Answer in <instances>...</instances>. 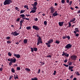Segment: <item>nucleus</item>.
Segmentation results:
<instances>
[{
  "mask_svg": "<svg viewBox=\"0 0 80 80\" xmlns=\"http://www.w3.org/2000/svg\"><path fill=\"white\" fill-rule=\"evenodd\" d=\"M25 71L28 72H30V69H28V68H25Z\"/></svg>",
  "mask_w": 80,
  "mask_h": 80,
  "instance_id": "nucleus-23",
  "label": "nucleus"
},
{
  "mask_svg": "<svg viewBox=\"0 0 80 80\" xmlns=\"http://www.w3.org/2000/svg\"><path fill=\"white\" fill-rule=\"evenodd\" d=\"M13 55L18 58H19L20 57V55L19 54H15V53H14V55Z\"/></svg>",
  "mask_w": 80,
  "mask_h": 80,
  "instance_id": "nucleus-12",
  "label": "nucleus"
},
{
  "mask_svg": "<svg viewBox=\"0 0 80 80\" xmlns=\"http://www.w3.org/2000/svg\"><path fill=\"white\" fill-rule=\"evenodd\" d=\"M75 36H76V37L78 36V34L77 33V34H76Z\"/></svg>",
  "mask_w": 80,
  "mask_h": 80,
  "instance_id": "nucleus-56",
  "label": "nucleus"
},
{
  "mask_svg": "<svg viewBox=\"0 0 80 80\" xmlns=\"http://www.w3.org/2000/svg\"><path fill=\"white\" fill-rule=\"evenodd\" d=\"M30 28H31V27H27L26 28L28 30H30Z\"/></svg>",
  "mask_w": 80,
  "mask_h": 80,
  "instance_id": "nucleus-30",
  "label": "nucleus"
},
{
  "mask_svg": "<svg viewBox=\"0 0 80 80\" xmlns=\"http://www.w3.org/2000/svg\"><path fill=\"white\" fill-rule=\"evenodd\" d=\"M38 4V3L37 2H35L34 3V5L35 7H36V6H37V5Z\"/></svg>",
  "mask_w": 80,
  "mask_h": 80,
  "instance_id": "nucleus-35",
  "label": "nucleus"
},
{
  "mask_svg": "<svg viewBox=\"0 0 80 80\" xmlns=\"http://www.w3.org/2000/svg\"><path fill=\"white\" fill-rule=\"evenodd\" d=\"M63 65L64 66H65L66 67H69V65H66L63 64Z\"/></svg>",
  "mask_w": 80,
  "mask_h": 80,
  "instance_id": "nucleus-38",
  "label": "nucleus"
},
{
  "mask_svg": "<svg viewBox=\"0 0 80 80\" xmlns=\"http://www.w3.org/2000/svg\"><path fill=\"white\" fill-rule=\"evenodd\" d=\"M25 10H22L20 12V13H24V12H25Z\"/></svg>",
  "mask_w": 80,
  "mask_h": 80,
  "instance_id": "nucleus-34",
  "label": "nucleus"
},
{
  "mask_svg": "<svg viewBox=\"0 0 80 80\" xmlns=\"http://www.w3.org/2000/svg\"><path fill=\"white\" fill-rule=\"evenodd\" d=\"M33 49L34 50L35 52H37V48H33Z\"/></svg>",
  "mask_w": 80,
  "mask_h": 80,
  "instance_id": "nucleus-29",
  "label": "nucleus"
},
{
  "mask_svg": "<svg viewBox=\"0 0 80 80\" xmlns=\"http://www.w3.org/2000/svg\"><path fill=\"white\" fill-rule=\"evenodd\" d=\"M20 18H21L20 17V18H18L17 19V20H20Z\"/></svg>",
  "mask_w": 80,
  "mask_h": 80,
  "instance_id": "nucleus-59",
  "label": "nucleus"
},
{
  "mask_svg": "<svg viewBox=\"0 0 80 80\" xmlns=\"http://www.w3.org/2000/svg\"><path fill=\"white\" fill-rule=\"evenodd\" d=\"M73 78V75H71L70 76V78Z\"/></svg>",
  "mask_w": 80,
  "mask_h": 80,
  "instance_id": "nucleus-58",
  "label": "nucleus"
},
{
  "mask_svg": "<svg viewBox=\"0 0 80 80\" xmlns=\"http://www.w3.org/2000/svg\"><path fill=\"white\" fill-rule=\"evenodd\" d=\"M72 62H69V64H68V65H69V66H70V65H72Z\"/></svg>",
  "mask_w": 80,
  "mask_h": 80,
  "instance_id": "nucleus-46",
  "label": "nucleus"
},
{
  "mask_svg": "<svg viewBox=\"0 0 80 80\" xmlns=\"http://www.w3.org/2000/svg\"><path fill=\"white\" fill-rule=\"evenodd\" d=\"M13 78V76L12 75L11 76H10V78H9V80H11V78Z\"/></svg>",
  "mask_w": 80,
  "mask_h": 80,
  "instance_id": "nucleus-40",
  "label": "nucleus"
},
{
  "mask_svg": "<svg viewBox=\"0 0 80 80\" xmlns=\"http://www.w3.org/2000/svg\"><path fill=\"white\" fill-rule=\"evenodd\" d=\"M2 70H3V68H0V71H2Z\"/></svg>",
  "mask_w": 80,
  "mask_h": 80,
  "instance_id": "nucleus-51",
  "label": "nucleus"
},
{
  "mask_svg": "<svg viewBox=\"0 0 80 80\" xmlns=\"http://www.w3.org/2000/svg\"><path fill=\"white\" fill-rule=\"evenodd\" d=\"M12 2V1L11 0H5L3 2V4L4 5H10Z\"/></svg>",
  "mask_w": 80,
  "mask_h": 80,
  "instance_id": "nucleus-4",
  "label": "nucleus"
},
{
  "mask_svg": "<svg viewBox=\"0 0 80 80\" xmlns=\"http://www.w3.org/2000/svg\"><path fill=\"white\" fill-rule=\"evenodd\" d=\"M68 61V60L67 59L64 60V63H66Z\"/></svg>",
  "mask_w": 80,
  "mask_h": 80,
  "instance_id": "nucleus-48",
  "label": "nucleus"
},
{
  "mask_svg": "<svg viewBox=\"0 0 80 80\" xmlns=\"http://www.w3.org/2000/svg\"><path fill=\"white\" fill-rule=\"evenodd\" d=\"M31 52H33L34 50L33 49V48H31Z\"/></svg>",
  "mask_w": 80,
  "mask_h": 80,
  "instance_id": "nucleus-44",
  "label": "nucleus"
},
{
  "mask_svg": "<svg viewBox=\"0 0 80 80\" xmlns=\"http://www.w3.org/2000/svg\"><path fill=\"white\" fill-rule=\"evenodd\" d=\"M76 32H77V31H74L73 32V33H75V34H76Z\"/></svg>",
  "mask_w": 80,
  "mask_h": 80,
  "instance_id": "nucleus-61",
  "label": "nucleus"
},
{
  "mask_svg": "<svg viewBox=\"0 0 80 80\" xmlns=\"http://www.w3.org/2000/svg\"><path fill=\"white\" fill-rule=\"evenodd\" d=\"M25 16H26L27 17H29L30 16V15L29 14H26Z\"/></svg>",
  "mask_w": 80,
  "mask_h": 80,
  "instance_id": "nucleus-50",
  "label": "nucleus"
},
{
  "mask_svg": "<svg viewBox=\"0 0 80 80\" xmlns=\"http://www.w3.org/2000/svg\"><path fill=\"white\" fill-rule=\"evenodd\" d=\"M15 9L16 10H17V11H19V10H18V8L17 7L15 8Z\"/></svg>",
  "mask_w": 80,
  "mask_h": 80,
  "instance_id": "nucleus-45",
  "label": "nucleus"
},
{
  "mask_svg": "<svg viewBox=\"0 0 80 80\" xmlns=\"http://www.w3.org/2000/svg\"><path fill=\"white\" fill-rule=\"evenodd\" d=\"M53 42V40L52 39H50L48 41V42H47L45 43L46 45H47V47L48 48L50 47V44L52 43Z\"/></svg>",
  "mask_w": 80,
  "mask_h": 80,
  "instance_id": "nucleus-3",
  "label": "nucleus"
},
{
  "mask_svg": "<svg viewBox=\"0 0 80 80\" xmlns=\"http://www.w3.org/2000/svg\"><path fill=\"white\" fill-rule=\"evenodd\" d=\"M60 42L59 41H56L55 42V43H57V44H59V43Z\"/></svg>",
  "mask_w": 80,
  "mask_h": 80,
  "instance_id": "nucleus-32",
  "label": "nucleus"
},
{
  "mask_svg": "<svg viewBox=\"0 0 80 80\" xmlns=\"http://www.w3.org/2000/svg\"><path fill=\"white\" fill-rule=\"evenodd\" d=\"M77 13H78V14H79V13H80V10L77 12Z\"/></svg>",
  "mask_w": 80,
  "mask_h": 80,
  "instance_id": "nucleus-52",
  "label": "nucleus"
},
{
  "mask_svg": "<svg viewBox=\"0 0 80 80\" xmlns=\"http://www.w3.org/2000/svg\"><path fill=\"white\" fill-rule=\"evenodd\" d=\"M59 26L60 27H62L63 26V22H59Z\"/></svg>",
  "mask_w": 80,
  "mask_h": 80,
  "instance_id": "nucleus-15",
  "label": "nucleus"
},
{
  "mask_svg": "<svg viewBox=\"0 0 80 80\" xmlns=\"http://www.w3.org/2000/svg\"><path fill=\"white\" fill-rule=\"evenodd\" d=\"M50 13H53L55 12V9L52 6L50 8Z\"/></svg>",
  "mask_w": 80,
  "mask_h": 80,
  "instance_id": "nucleus-7",
  "label": "nucleus"
},
{
  "mask_svg": "<svg viewBox=\"0 0 80 80\" xmlns=\"http://www.w3.org/2000/svg\"><path fill=\"white\" fill-rule=\"evenodd\" d=\"M75 74L78 76L80 75L78 71L75 72Z\"/></svg>",
  "mask_w": 80,
  "mask_h": 80,
  "instance_id": "nucleus-19",
  "label": "nucleus"
},
{
  "mask_svg": "<svg viewBox=\"0 0 80 80\" xmlns=\"http://www.w3.org/2000/svg\"><path fill=\"white\" fill-rule=\"evenodd\" d=\"M67 2L68 3L69 2V0H66Z\"/></svg>",
  "mask_w": 80,
  "mask_h": 80,
  "instance_id": "nucleus-55",
  "label": "nucleus"
},
{
  "mask_svg": "<svg viewBox=\"0 0 80 80\" xmlns=\"http://www.w3.org/2000/svg\"><path fill=\"white\" fill-rule=\"evenodd\" d=\"M36 36L37 37H38V43H37V46H38L40 45V44L42 43V39L41 38L40 36H39V34L37 33L36 34Z\"/></svg>",
  "mask_w": 80,
  "mask_h": 80,
  "instance_id": "nucleus-1",
  "label": "nucleus"
},
{
  "mask_svg": "<svg viewBox=\"0 0 80 80\" xmlns=\"http://www.w3.org/2000/svg\"><path fill=\"white\" fill-rule=\"evenodd\" d=\"M14 80H16L17 79H19V78H18V75H14Z\"/></svg>",
  "mask_w": 80,
  "mask_h": 80,
  "instance_id": "nucleus-14",
  "label": "nucleus"
},
{
  "mask_svg": "<svg viewBox=\"0 0 80 80\" xmlns=\"http://www.w3.org/2000/svg\"><path fill=\"white\" fill-rule=\"evenodd\" d=\"M46 57L47 58H51V56L50 55H49L47 56Z\"/></svg>",
  "mask_w": 80,
  "mask_h": 80,
  "instance_id": "nucleus-47",
  "label": "nucleus"
},
{
  "mask_svg": "<svg viewBox=\"0 0 80 80\" xmlns=\"http://www.w3.org/2000/svg\"><path fill=\"white\" fill-rule=\"evenodd\" d=\"M40 69H39V70H38V74L39 73H40Z\"/></svg>",
  "mask_w": 80,
  "mask_h": 80,
  "instance_id": "nucleus-49",
  "label": "nucleus"
},
{
  "mask_svg": "<svg viewBox=\"0 0 80 80\" xmlns=\"http://www.w3.org/2000/svg\"><path fill=\"white\" fill-rule=\"evenodd\" d=\"M73 68V66H69V70L72 69Z\"/></svg>",
  "mask_w": 80,
  "mask_h": 80,
  "instance_id": "nucleus-28",
  "label": "nucleus"
},
{
  "mask_svg": "<svg viewBox=\"0 0 80 80\" xmlns=\"http://www.w3.org/2000/svg\"><path fill=\"white\" fill-rule=\"evenodd\" d=\"M31 80H38L37 78L34 77V78H31Z\"/></svg>",
  "mask_w": 80,
  "mask_h": 80,
  "instance_id": "nucleus-21",
  "label": "nucleus"
},
{
  "mask_svg": "<svg viewBox=\"0 0 80 80\" xmlns=\"http://www.w3.org/2000/svg\"><path fill=\"white\" fill-rule=\"evenodd\" d=\"M73 80H76V78H73Z\"/></svg>",
  "mask_w": 80,
  "mask_h": 80,
  "instance_id": "nucleus-64",
  "label": "nucleus"
},
{
  "mask_svg": "<svg viewBox=\"0 0 80 80\" xmlns=\"http://www.w3.org/2000/svg\"><path fill=\"white\" fill-rule=\"evenodd\" d=\"M68 25L69 26H68V27L69 28L71 27V23H70V22H69Z\"/></svg>",
  "mask_w": 80,
  "mask_h": 80,
  "instance_id": "nucleus-37",
  "label": "nucleus"
},
{
  "mask_svg": "<svg viewBox=\"0 0 80 80\" xmlns=\"http://www.w3.org/2000/svg\"><path fill=\"white\" fill-rule=\"evenodd\" d=\"M67 36H62V39H66V38H67Z\"/></svg>",
  "mask_w": 80,
  "mask_h": 80,
  "instance_id": "nucleus-31",
  "label": "nucleus"
},
{
  "mask_svg": "<svg viewBox=\"0 0 80 80\" xmlns=\"http://www.w3.org/2000/svg\"><path fill=\"white\" fill-rule=\"evenodd\" d=\"M11 72H12V73H14L15 72L14 69H13V68H11Z\"/></svg>",
  "mask_w": 80,
  "mask_h": 80,
  "instance_id": "nucleus-27",
  "label": "nucleus"
},
{
  "mask_svg": "<svg viewBox=\"0 0 80 80\" xmlns=\"http://www.w3.org/2000/svg\"><path fill=\"white\" fill-rule=\"evenodd\" d=\"M62 56H65V57H69V54H67V53H66V52H62Z\"/></svg>",
  "mask_w": 80,
  "mask_h": 80,
  "instance_id": "nucleus-9",
  "label": "nucleus"
},
{
  "mask_svg": "<svg viewBox=\"0 0 80 80\" xmlns=\"http://www.w3.org/2000/svg\"><path fill=\"white\" fill-rule=\"evenodd\" d=\"M11 34V35H13L14 36H17L18 35H19V33L17 32L16 31L12 32Z\"/></svg>",
  "mask_w": 80,
  "mask_h": 80,
  "instance_id": "nucleus-8",
  "label": "nucleus"
},
{
  "mask_svg": "<svg viewBox=\"0 0 80 80\" xmlns=\"http://www.w3.org/2000/svg\"><path fill=\"white\" fill-rule=\"evenodd\" d=\"M23 43H24L25 44H27V39H24L23 40Z\"/></svg>",
  "mask_w": 80,
  "mask_h": 80,
  "instance_id": "nucleus-17",
  "label": "nucleus"
},
{
  "mask_svg": "<svg viewBox=\"0 0 80 80\" xmlns=\"http://www.w3.org/2000/svg\"><path fill=\"white\" fill-rule=\"evenodd\" d=\"M28 6H26V5H24V8H27Z\"/></svg>",
  "mask_w": 80,
  "mask_h": 80,
  "instance_id": "nucleus-57",
  "label": "nucleus"
},
{
  "mask_svg": "<svg viewBox=\"0 0 80 80\" xmlns=\"http://www.w3.org/2000/svg\"><path fill=\"white\" fill-rule=\"evenodd\" d=\"M75 8H78V9H79V8H78V6H76V7H75Z\"/></svg>",
  "mask_w": 80,
  "mask_h": 80,
  "instance_id": "nucleus-62",
  "label": "nucleus"
},
{
  "mask_svg": "<svg viewBox=\"0 0 80 80\" xmlns=\"http://www.w3.org/2000/svg\"><path fill=\"white\" fill-rule=\"evenodd\" d=\"M54 72H53V75H55L57 73V71H54Z\"/></svg>",
  "mask_w": 80,
  "mask_h": 80,
  "instance_id": "nucleus-41",
  "label": "nucleus"
},
{
  "mask_svg": "<svg viewBox=\"0 0 80 80\" xmlns=\"http://www.w3.org/2000/svg\"><path fill=\"white\" fill-rule=\"evenodd\" d=\"M22 18L23 19V20H25L26 18H24V17H23Z\"/></svg>",
  "mask_w": 80,
  "mask_h": 80,
  "instance_id": "nucleus-60",
  "label": "nucleus"
},
{
  "mask_svg": "<svg viewBox=\"0 0 80 80\" xmlns=\"http://www.w3.org/2000/svg\"><path fill=\"white\" fill-rule=\"evenodd\" d=\"M62 3V4H64L65 3V0H62L61 1Z\"/></svg>",
  "mask_w": 80,
  "mask_h": 80,
  "instance_id": "nucleus-42",
  "label": "nucleus"
},
{
  "mask_svg": "<svg viewBox=\"0 0 80 80\" xmlns=\"http://www.w3.org/2000/svg\"><path fill=\"white\" fill-rule=\"evenodd\" d=\"M33 9H34V10H35V9H36V10L37 9V8L36 6L34 7H33Z\"/></svg>",
  "mask_w": 80,
  "mask_h": 80,
  "instance_id": "nucleus-43",
  "label": "nucleus"
},
{
  "mask_svg": "<svg viewBox=\"0 0 80 80\" xmlns=\"http://www.w3.org/2000/svg\"><path fill=\"white\" fill-rule=\"evenodd\" d=\"M52 15L53 17H56V16L58 15L59 14L57 13V11H56L53 13H52Z\"/></svg>",
  "mask_w": 80,
  "mask_h": 80,
  "instance_id": "nucleus-11",
  "label": "nucleus"
},
{
  "mask_svg": "<svg viewBox=\"0 0 80 80\" xmlns=\"http://www.w3.org/2000/svg\"><path fill=\"white\" fill-rule=\"evenodd\" d=\"M70 9H71L72 10H74V9H73V8L72 7L70 8Z\"/></svg>",
  "mask_w": 80,
  "mask_h": 80,
  "instance_id": "nucleus-63",
  "label": "nucleus"
},
{
  "mask_svg": "<svg viewBox=\"0 0 80 80\" xmlns=\"http://www.w3.org/2000/svg\"><path fill=\"white\" fill-rule=\"evenodd\" d=\"M32 28L33 29L37 30V31H39V30L40 29L39 28H38V27L35 25H33L32 27Z\"/></svg>",
  "mask_w": 80,
  "mask_h": 80,
  "instance_id": "nucleus-10",
  "label": "nucleus"
},
{
  "mask_svg": "<svg viewBox=\"0 0 80 80\" xmlns=\"http://www.w3.org/2000/svg\"><path fill=\"white\" fill-rule=\"evenodd\" d=\"M72 45L70 44H68L66 45L65 46V48L67 49H69V48H72Z\"/></svg>",
  "mask_w": 80,
  "mask_h": 80,
  "instance_id": "nucleus-6",
  "label": "nucleus"
},
{
  "mask_svg": "<svg viewBox=\"0 0 80 80\" xmlns=\"http://www.w3.org/2000/svg\"><path fill=\"white\" fill-rule=\"evenodd\" d=\"M70 58L72 60L76 61L77 58V56L75 55H72L70 57Z\"/></svg>",
  "mask_w": 80,
  "mask_h": 80,
  "instance_id": "nucleus-5",
  "label": "nucleus"
},
{
  "mask_svg": "<svg viewBox=\"0 0 80 80\" xmlns=\"http://www.w3.org/2000/svg\"><path fill=\"white\" fill-rule=\"evenodd\" d=\"M66 38H67V39L68 40H69L70 39V37H69V36H67V37Z\"/></svg>",
  "mask_w": 80,
  "mask_h": 80,
  "instance_id": "nucleus-39",
  "label": "nucleus"
},
{
  "mask_svg": "<svg viewBox=\"0 0 80 80\" xmlns=\"http://www.w3.org/2000/svg\"><path fill=\"white\" fill-rule=\"evenodd\" d=\"M16 59L14 58L13 59V58H11V59H8V61H10V62H9V66H11V65H12V63H15L16 62Z\"/></svg>",
  "mask_w": 80,
  "mask_h": 80,
  "instance_id": "nucleus-2",
  "label": "nucleus"
},
{
  "mask_svg": "<svg viewBox=\"0 0 80 80\" xmlns=\"http://www.w3.org/2000/svg\"><path fill=\"white\" fill-rule=\"evenodd\" d=\"M24 21V20H21V22H20V24H21L20 25V27H20L19 28V29H21V27H22V26H23V25H22V23H23Z\"/></svg>",
  "mask_w": 80,
  "mask_h": 80,
  "instance_id": "nucleus-13",
  "label": "nucleus"
},
{
  "mask_svg": "<svg viewBox=\"0 0 80 80\" xmlns=\"http://www.w3.org/2000/svg\"><path fill=\"white\" fill-rule=\"evenodd\" d=\"M43 24H44V25H47V21H45L44 22H43Z\"/></svg>",
  "mask_w": 80,
  "mask_h": 80,
  "instance_id": "nucleus-33",
  "label": "nucleus"
},
{
  "mask_svg": "<svg viewBox=\"0 0 80 80\" xmlns=\"http://www.w3.org/2000/svg\"><path fill=\"white\" fill-rule=\"evenodd\" d=\"M44 64H45V63L42 62H40V63L39 64V65L40 66H42L44 65Z\"/></svg>",
  "mask_w": 80,
  "mask_h": 80,
  "instance_id": "nucleus-16",
  "label": "nucleus"
},
{
  "mask_svg": "<svg viewBox=\"0 0 80 80\" xmlns=\"http://www.w3.org/2000/svg\"><path fill=\"white\" fill-rule=\"evenodd\" d=\"M36 9L35 10H32L30 12V13H35L36 12Z\"/></svg>",
  "mask_w": 80,
  "mask_h": 80,
  "instance_id": "nucleus-26",
  "label": "nucleus"
},
{
  "mask_svg": "<svg viewBox=\"0 0 80 80\" xmlns=\"http://www.w3.org/2000/svg\"><path fill=\"white\" fill-rule=\"evenodd\" d=\"M8 56H9L10 57L11 56H12L11 53V52H8Z\"/></svg>",
  "mask_w": 80,
  "mask_h": 80,
  "instance_id": "nucleus-24",
  "label": "nucleus"
},
{
  "mask_svg": "<svg viewBox=\"0 0 80 80\" xmlns=\"http://www.w3.org/2000/svg\"><path fill=\"white\" fill-rule=\"evenodd\" d=\"M20 16H21V17H20L21 18H23V17H26L25 15L23 14L20 15Z\"/></svg>",
  "mask_w": 80,
  "mask_h": 80,
  "instance_id": "nucleus-22",
  "label": "nucleus"
},
{
  "mask_svg": "<svg viewBox=\"0 0 80 80\" xmlns=\"http://www.w3.org/2000/svg\"><path fill=\"white\" fill-rule=\"evenodd\" d=\"M17 70L18 71L20 70V68L19 67H18L17 68Z\"/></svg>",
  "mask_w": 80,
  "mask_h": 80,
  "instance_id": "nucleus-36",
  "label": "nucleus"
},
{
  "mask_svg": "<svg viewBox=\"0 0 80 80\" xmlns=\"http://www.w3.org/2000/svg\"><path fill=\"white\" fill-rule=\"evenodd\" d=\"M10 39H11V37L9 36L6 38V39L8 40H10Z\"/></svg>",
  "mask_w": 80,
  "mask_h": 80,
  "instance_id": "nucleus-25",
  "label": "nucleus"
},
{
  "mask_svg": "<svg viewBox=\"0 0 80 80\" xmlns=\"http://www.w3.org/2000/svg\"><path fill=\"white\" fill-rule=\"evenodd\" d=\"M11 42H12L11 41L8 40L7 41V44H8L11 43Z\"/></svg>",
  "mask_w": 80,
  "mask_h": 80,
  "instance_id": "nucleus-18",
  "label": "nucleus"
},
{
  "mask_svg": "<svg viewBox=\"0 0 80 80\" xmlns=\"http://www.w3.org/2000/svg\"><path fill=\"white\" fill-rule=\"evenodd\" d=\"M25 20H29V19L28 18H25Z\"/></svg>",
  "mask_w": 80,
  "mask_h": 80,
  "instance_id": "nucleus-54",
  "label": "nucleus"
},
{
  "mask_svg": "<svg viewBox=\"0 0 80 80\" xmlns=\"http://www.w3.org/2000/svg\"><path fill=\"white\" fill-rule=\"evenodd\" d=\"M72 3V1H70V2H69V5H71Z\"/></svg>",
  "mask_w": 80,
  "mask_h": 80,
  "instance_id": "nucleus-53",
  "label": "nucleus"
},
{
  "mask_svg": "<svg viewBox=\"0 0 80 80\" xmlns=\"http://www.w3.org/2000/svg\"><path fill=\"white\" fill-rule=\"evenodd\" d=\"M78 28H75V31H74V32H79V31L78 30Z\"/></svg>",
  "mask_w": 80,
  "mask_h": 80,
  "instance_id": "nucleus-20",
  "label": "nucleus"
}]
</instances>
